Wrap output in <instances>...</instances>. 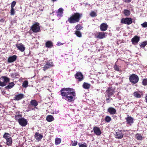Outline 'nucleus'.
<instances>
[{
    "label": "nucleus",
    "mask_w": 147,
    "mask_h": 147,
    "mask_svg": "<svg viewBox=\"0 0 147 147\" xmlns=\"http://www.w3.org/2000/svg\"><path fill=\"white\" fill-rule=\"evenodd\" d=\"M63 44H64L63 43H61L60 42H57L56 45L57 46H60V45H63Z\"/></svg>",
    "instance_id": "48"
},
{
    "label": "nucleus",
    "mask_w": 147,
    "mask_h": 147,
    "mask_svg": "<svg viewBox=\"0 0 147 147\" xmlns=\"http://www.w3.org/2000/svg\"><path fill=\"white\" fill-rule=\"evenodd\" d=\"M61 142V140L60 138H57L55 139V144L56 145L59 144Z\"/></svg>",
    "instance_id": "30"
},
{
    "label": "nucleus",
    "mask_w": 147,
    "mask_h": 147,
    "mask_svg": "<svg viewBox=\"0 0 147 147\" xmlns=\"http://www.w3.org/2000/svg\"><path fill=\"white\" fill-rule=\"evenodd\" d=\"M18 122L19 124L22 126H25L27 124L26 119L24 117L21 118Z\"/></svg>",
    "instance_id": "9"
},
{
    "label": "nucleus",
    "mask_w": 147,
    "mask_h": 147,
    "mask_svg": "<svg viewBox=\"0 0 147 147\" xmlns=\"http://www.w3.org/2000/svg\"><path fill=\"white\" fill-rule=\"evenodd\" d=\"M142 83L143 85L144 86L147 85V79L146 78L143 80Z\"/></svg>",
    "instance_id": "40"
},
{
    "label": "nucleus",
    "mask_w": 147,
    "mask_h": 147,
    "mask_svg": "<svg viewBox=\"0 0 147 147\" xmlns=\"http://www.w3.org/2000/svg\"><path fill=\"white\" fill-rule=\"evenodd\" d=\"M107 34L106 32H102V38L105 37Z\"/></svg>",
    "instance_id": "42"
},
{
    "label": "nucleus",
    "mask_w": 147,
    "mask_h": 147,
    "mask_svg": "<svg viewBox=\"0 0 147 147\" xmlns=\"http://www.w3.org/2000/svg\"><path fill=\"white\" fill-rule=\"evenodd\" d=\"M90 15L91 17H93L96 16V14L95 12L93 11L90 12Z\"/></svg>",
    "instance_id": "39"
},
{
    "label": "nucleus",
    "mask_w": 147,
    "mask_h": 147,
    "mask_svg": "<svg viewBox=\"0 0 147 147\" xmlns=\"http://www.w3.org/2000/svg\"><path fill=\"white\" fill-rule=\"evenodd\" d=\"M31 105L34 107H36L38 105L37 102L34 100H32L30 101Z\"/></svg>",
    "instance_id": "24"
},
{
    "label": "nucleus",
    "mask_w": 147,
    "mask_h": 147,
    "mask_svg": "<svg viewBox=\"0 0 147 147\" xmlns=\"http://www.w3.org/2000/svg\"><path fill=\"white\" fill-rule=\"evenodd\" d=\"M21 118H22V115L20 114L16 115L15 116V119L16 120H18V121H19V120Z\"/></svg>",
    "instance_id": "32"
},
{
    "label": "nucleus",
    "mask_w": 147,
    "mask_h": 147,
    "mask_svg": "<svg viewBox=\"0 0 147 147\" xmlns=\"http://www.w3.org/2000/svg\"><path fill=\"white\" fill-rule=\"evenodd\" d=\"M76 29L77 30H81L83 28V27L80 24L77 25L75 27Z\"/></svg>",
    "instance_id": "38"
},
{
    "label": "nucleus",
    "mask_w": 147,
    "mask_h": 147,
    "mask_svg": "<svg viewBox=\"0 0 147 147\" xmlns=\"http://www.w3.org/2000/svg\"><path fill=\"white\" fill-rule=\"evenodd\" d=\"M100 29L101 30V24L100 26Z\"/></svg>",
    "instance_id": "53"
},
{
    "label": "nucleus",
    "mask_w": 147,
    "mask_h": 147,
    "mask_svg": "<svg viewBox=\"0 0 147 147\" xmlns=\"http://www.w3.org/2000/svg\"><path fill=\"white\" fill-rule=\"evenodd\" d=\"M3 137L6 139V140L8 139L9 138H11V135L10 134L7 133H5L3 136Z\"/></svg>",
    "instance_id": "28"
},
{
    "label": "nucleus",
    "mask_w": 147,
    "mask_h": 147,
    "mask_svg": "<svg viewBox=\"0 0 147 147\" xmlns=\"http://www.w3.org/2000/svg\"><path fill=\"white\" fill-rule=\"evenodd\" d=\"M31 30L34 32H38L40 30L39 24L36 22L33 24L31 27Z\"/></svg>",
    "instance_id": "6"
},
{
    "label": "nucleus",
    "mask_w": 147,
    "mask_h": 147,
    "mask_svg": "<svg viewBox=\"0 0 147 147\" xmlns=\"http://www.w3.org/2000/svg\"><path fill=\"white\" fill-rule=\"evenodd\" d=\"M24 95L23 94H16L15 96L13 98V99L16 100H19L24 97Z\"/></svg>",
    "instance_id": "13"
},
{
    "label": "nucleus",
    "mask_w": 147,
    "mask_h": 147,
    "mask_svg": "<svg viewBox=\"0 0 147 147\" xmlns=\"http://www.w3.org/2000/svg\"><path fill=\"white\" fill-rule=\"evenodd\" d=\"M34 137L36 140L39 141L42 139L43 137V136L40 134L36 132L34 135Z\"/></svg>",
    "instance_id": "19"
},
{
    "label": "nucleus",
    "mask_w": 147,
    "mask_h": 147,
    "mask_svg": "<svg viewBox=\"0 0 147 147\" xmlns=\"http://www.w3.org/2000/svg\"><path fill=\"white\" fill-rule=\"evenodd\" d=\"M124 13L126 16H128L130 15V11L129 10L125 9L124 10Z\"/></svg>",
    "instance_id": "35"
},
{
    "label": "nucleus",
    "mask_w": 147,
    "mask_h": 147,
    "mask_svg": "<svg viewBox=\"0 0 147 147\" xmlns=\"http://www.w3.org/2000/svg\"><path fill=\"white\" fill-rule=\"evenodd\" d=\"M7 144L8 146H11L12 144V140L11 137L6 140Z\"/></svg>",
    "instance_id": "29"
},
{
    "label": "nucleus",
    "mask_w": 147,
    "mask_h": 147,
    "mask_svg": "<svg viewBox=\"0 0 147 147\" xmlns=\"http://www.w3.org/2000/svg\"><path fill=\"white\" fill-rule=\"evenodd\" d=\"M108 26L107 24L103 23L102 24V31H104L106 30Z\"/></svg>",
    "instance_id": "25"
},
{
    "label": "nucleus",
    "mask_w": 147,
    "mask_h": 147,
    "mask_svg": "<svg viewBox=\"0 0 147 147\" xmlns=\"http://www.w3.org/2000/svg\"><path fill=\"white\" fill-rule=\"evenodd\" d=\"M145 98H146V102L147 103V95L146 96Z\"/></svg>",
    "instance_id": "51"
},
{
    "label": "nucleus",
    "mask_w": 147,
    "mask_h": 147,
    "mask_svg": "<svg viewBox=\"0 0 147 147\" xmlns=\"http://www.w3.org/2000/svg\"><path fill=\"white\" fill-rule=\"evenodd\" d=\"M93 130L94 133L96 135H100L101 133L100 128L97 127H94Z\"/></svg>",
    "instance_id": "17"
},
{
    "label": "nucleus",
    "mask_w": 147,
    "mask_h": 147,
    "mask_svg": "<svg viewBox=\"0 0 147 147\" xmlns=\"http://www.w3.org/2000/svg\"><path fill=\"white\" fill-rule=\"evenodd\" d=\"M63 9L62 8H59L57 12V16L59 17H61L62 16L63 13Z\"/></svg>",
    "instance_id": "21"
},
{
    "label": "nucleus",
    "mask_w": 147,
    "mask_h": 147,
    "mask_svg": "<svg viewBox=\"0 0 147 147\" xmlns=\"http://www.w3.org/2000/svg\"><path fill=\"white\" fill-rule=\"evenodd\" d=\"M78 145H79V147H88L85 144H80L79 143Z\"/></svg>",
    "instance_id": "47"
},
{
    "label": "nucleus",
    "mask_w": 147,
    "mask_h": 147,
    "mask_svg": "<svg viewBox=\"0 0 147 147\" xmlns=\"http://www.w3.org/2000/svg\"><path fill=\"white\" fill-rule=\"evenodd\" d=\"M105 121L107 122H109L111 120V118L109 116H106L105 118Z\"/></svg>",
    "instance_id": "37"
},
{
    "label": "nucleus",
    "mask_w": 147,
    "mask_h": 147,
    "mask_svg": "<svg viewBox=\"0 0 147 147\" xmlns=\"http://www.w3.org/2000/svg\"><path fill=\"white\" fill-rule=\"evenodd\" d=\"M126 3H129L131 1V0H123Z\"/></svg>",
    "instance_id": "50"
},
{
    "label": "nucleus",
    "mask_w": 147,
    "mask_h": 147,
    "mask_svg": "<svg viewBox=\"0 0 147 147\" xmlns=\"http://www.w3.org/2000/svg\"><path fill=\"white\" fill-rule=\"evenodd\" d=\"M16 46L18 48L21 52H23L24 51L25 49V47L24 45L22 43H20L19 44H17L16 45Z\"/></svg>",
    "instance_id": "10"
},
{
    "label": "nucleus",
    "mask_w": 147,
    "mask_h": 147,
    "mask_svg": "<svg viewBox=\"0 0 147 147\" xmlns=\"http://www.w3.org/2000/svg\"><path fill=\"white\" fill-rule=\"evenodd\" d=\"M96 38L101 39V33H99V34L97 36Z\"/></svg>",
    "instance_id": "49"
},
{
    "label": "nucleus",
    "mask_w": 147,
    "mask_h": 147,
    "mask_svg": "<svg viewBox=\"0 0 147 147\" xmlns=\"http://www.w3.org/2000/svg\"><path fill=\"white\" fill-rule=\"evenodd\" d=\"M76 78L78 80V81H81L84 79L83 74L80 72H77L75 75Z\"/></svg>",
    "instance_id": "8"
},
{
    "label": "nucleus",
    "mask_w": 147,
    "mask_h": 147,
    "mask_svg": "<svg viewBox=\"0 0 147 147\" xmlns=\"http://www.w3.org/2000/svg\"><path fill=\"white\" fill-rule=\"evenodd\" d=\"M116 117L117 116H116L115 115H114L113 116V117L114 118H116Z\"/></svg>",
    "instance_id": "52"
},
{
    "label": "nucleus",
    "mask_w": 147,
    "mask_h": 147,
    "mask_svg": "<svg viewBox=\"0 0 147 147\" xmlns=\"http://www.w3.org/2000/svg\"><path fill=\"white\" fill-rule=\"evenodd\" d=\"M9 81V79L5 76H3L0 78V86H4Z\"/></svg>",
    "instance_id": "3"
},
{
    "label": "nucleus",
    "mask_w": 147,
    "mask_h": 147,
    "mask_svg": "<svg viewBox=\"0 0 147 147\" xmlns=\"http://www.w3.org/2000/svg\"><path fill=\"white\" fill-rule=\"evenodd\" d=\"M15 84L13 82H11L9 83L8 85L5 87V88L7 89H10L13 87L14 86Z\"/></svg>",
    "instance_id": "27"
},
{
    "label": "nucleus",
    "mask_w": 147,
    "mask_h": 147,
    "mask_svg": "<svg viewBox=\"0 0 147 147\" xmlns=\"http://www.w3.org/2000/svg\"><path fill=\"white\" fill-rule=\"evenodd\" d=\"M134 96L137 98H140L141 97V93L139 91L135 92L134 93Z\"/></svg>",
    "instance_id": "22"
},
{
    "label": "nucleus",
    "mask_w": 147,
    "mask_h": 147,
    "mask_svg": "<svg viewBox=\"0 0 147 147\" xmlns=\"http://www.w3.org/2000/svg\"><path fill=\"white\" fill-rule=\"evenodd\" d=\"M71 143H72V146H75L77 145L78 142L76 141H74V142L71 141Z\"/></svg>",
    "instance_id": "43"
},
{
    "label": "nucleus",
    "mask_w": 147,
    "mask_h": 147,
    "mask_svg": "<svg viewBox=\"0 0 147 147\" xmlns=\"http://www.w3.org/2000/svg\"><path fill=\"white\" fill-rule=\"evenodd\" d=\"M16 4V2L15 1H13L11 3V8H13Z\"/></svg>",
    "instance_id": "46"
},
{
    "label": "nucleus",
    "mask_w": 147,
    "mask_h": 147,
    "mask_svg": "<svg viewBox=\"0 0 147 147\" xmlns=\"http://www.w3.org/2000/svg\"><path fill=\"white\" fill-rule=\"evenodd\" d=\"M132 19L131 18H126L122 19L121 20V22L122 24L129 25L132 23Z\"/></svg>",
    "instance_id": "7"
},
{
    "label": "nucleus",
    "mask_w": 147,
    "mask_h": 147,
    "mask_svg": "<svg viewBox=\"0 0 147 147\" xmlns=\"http://www.w3.org/2000/svg\"><path fill=\"white\" fill-rule=\"evenodd\" d=\"M123 134L122 133L121 130H118L116 132L115 137L118 139H121L123 137Z\"/></svg>",
    "instance_id": "14"
},
{
    "label": "nucleus",
    "mask_w": 147,
    "mask_h": 147,
    "mask_svg": "<svg viewBox=\"0 0 147 147\" xmlns=\"http://www.w3.org/2000/svg\"><path fill=\"white\" fill-rule=\"evenodd\" d=\"M28 84V82L27 81H25L23 83L22 86L24 88H26L27 87Z\"/></svg>",
    "instance_id": "33"
},
{
    "label": "nucleus",
    "mask_w": 147,
    "mask_h": 147,
    "mask_svg": "<svg viewBox=\"0 0 147 147\" xmlns=\"http://www.w3.org/2000/svg\"><path fill=\"white\" fill-rule=\"evenodd\" d=\"M139 80L138 76L135 74H132L129 76V81L130 82L133 84H135L137 83Z\"/></svg>",
    "instance_id": "5"
},
{
    "label": "nucleus",
    "mask_w": 147,
    "mask_h": 147,
    "mask_svg": "<svg viewBox=\"0 0 147 147\" xmlns=\"http://www.w3.org/2000/svg\"><path fill=\"white\" fill-rule=\"evenodd\" d=\"M126 122L127 124L131 125L134 122V119L131 117H128L126 118Z\"/></svg>",
    "instance_id": "16"
},
{
    "label": "nucleus",
    "mask_w": 147,
    "mask_h": 147,
    "mask_svg": "<svg viewBox=\"0 0 147 147\" xmlns=\"http://www.w3.org/2000/svg\"><path fill=\"white\" fill-rule=\"evenodd\" d=\"M136 137L137 139L139 140H141L142 138V136L140 134H137L136 135Z\"/></svg>",
    "instance_id": "36"
},
{
    "label": "nucleus",
    "mask_w": 147,
    "mask_h": 147,
    "mask_svg": "<svg viewBox=\"0 0 147 147\" xmlns=\"http://www.w3.org/2000/svg\"><path fill=\"white\" fill-rule=\"evenodd\" d=\"M83 87L85 89H88L90 88V85L86 82H84L83 85Z\"/></svg>",
    "instance_id": "26"
},
{
    "label": "nucleus",
    "mask_w": 147,
    "mask_h": 147,
    "mask_svg": "<svg viewBox=\"0 0 147 147\" xmlns=\"http://www.w3.org/2000/svg\"><path fill=\"white\" fill-rule=\"evenodd\" d=\"M46 47L49 48H51L53 46V44L51 41L49 40L45 43Z\"/></svg>",
    "instance_id": "20"
},
{
    "label": "nucleus",
    "mask_w": 147,
    "mask_h": 147,
    "mask_svg": "<svg viewBox=\"0 0 147 147\" xmlns=\"http://www.w3.org/2000/svg\"><path fill=\"white\" fill-rule=\"evenodd\" d=\"M114 90L112 87L109 88L107 90V92L108 93V96L109 97H110L114 93Z\"/></svg>",
    "instance_id": "15"
},
{
    "label": "nucleus",
    "mask_w": 147,
    "mask_h": 147,
    "mask_svg": "<svg viewBox=\"0 0 147 147\" xmlns=\"http://www.w3.org/2000/svg\"><path fill=\"white\" fill-rule=\"evenodd\" d=\"M147 45V41H144L141 43V44L140 45V47L141 48H144L145 46Z\"/></svg>",
    "instance_id": "31"
},
{
    "label": "nucleus",
    "mask_w": 147,
    "mask_h": 147,
    "mask_svg": "<svg viewBox=\"0 0 147 147\" xmlns=\"http://www.w3.org/2000/svg\"><path fill=\"white\" fill-rule=\"evenodd\" d=\"M108 111L111 114L113 115L116 113V110L114 108L110 107L108 109Z\"/></svg>",
    "instance_id": "18"
},
{
    "label": "nucleus",
    "mask_w": 147,
    "mask_h": 147,
    "mask_svg": "<svg viewBox=\"0 0 147 147\" xmlns=\"http://www.w3.org/2000/svg\"><path fill=\"white\" fill-rule=\"evenodd\" d=\"M140 39V38L139 37L137 36H136L132 38L131 41L133 44L136 45L138 43Z\"/></svg>",
    "instance_id": "12"
},
{
    "label": "nucleus",
    "mask_w": 147,
    "mask_h": 147,
    "mask_svg": "<svg viewBox=\"0 0 147 147\" xmlns=\"http://www.w3.org/2000/svg\"><path fill=\"white\" fill-rule=\"evenodd\" d=\"M73 89L69 88H63L61 90V94L65 97V99L68 102H72L75 99L76 96L75 92L73 91Z\"/></svg>",
    "instance_id": "1"
},
{
    "label": "nucleus",
    "mask_w": 147,
    "mask_h": 147,
    "mask_svg": "<svg viewBox=\"0 0 147 147\" xmlns=\"http://www.w3.org/2000/svg\"><path fill=\"white\" fill-rule=\"evenodd\" d=\"M54 66V64L51 61H47L44 65L42 69L44 71Z\"/></svg>",
    "instance_id": "4"
},
{
    "label": "nucleus",
    "mask_w": 147,
    "mask_h": 147,
    "mask_svg": "<svg viewBox=\"0 0 147 147\" xmlns=\"http://www.w3.org/2000/svg\"><path fill=\"white\" fill-rule=\"evenodd\" d=\"M17 56L16 55H13V56L9 57L7 59V62L9 63H11L13 62L16 59Z\"/></svg>",
    "instance_id": "11"
},
{
    "label": "nucleus",
    "mask_w": 147,
    "mask_h": 147,
    "mask_svg": "<svg viewBox=\"0 0 147 147\" xmlns=\"http://www.w3.org/2000/svg\"><path fill=\"white\" fill-rule=\"evenodd\" d=\"M54 120V118L53 116L51 115H48L47 116L46 120L49 122H51Z\"/></svg>",
    "instance_id": "23"
},
{
    "label": "nucleus",
    "mask_w": 147,
    "mask_h": 147,
    "mask_svg": "<svg viewBox=\"0 0 147 147\" xmlns=\"http://www.w3.org/2000/svg\"><path fill=\"white\" fill-rule=\"evenodd\" d=\"M0 147H3V146L1 145L0 144Z\"/></svg>",
    "instance_id": "54"
},
{
    "label": "nucleus",
    "mask_w": 147,
    "mask_h": 147,
    "mask_svg": "<svg viewBox=\"0 0 147 147\" xmlns=\"http://www.w3.org/2000/svg\"><path fill=\"white\" fill-rule=\"evenodd\" d=\"M11 14L12 15H14L15 13V11L13 8H11Z\"/></svg>",
    "instance_id": "45"
},
{
    "label": "nucleus",
    "mask_w": 147,
    "mask_h": 147,
    "mask_svg": "<svg viewBox=\"0 0 147 147\" xmlns=\"http://www.w3.org/2000/svg\"><path fill=\"white\" fill-rule=\"evenodd\" d=\"M141 26L144 28L147 27V22H145L141 24Z\"/></svg>",
    "instance_id": "44"
},
{
    "label": "nucleus",
    "mask_w": 147,
    "mask_h": 147,
    "mask_svg": "<svg viewBox=\"0 0 147 147\" xmlns=\"http://www.w3.org/2000/svg\"><path fill=\"white\" fill-rule=\"evenodd\" d=\"M82 16V13H74L68 18L67 21L71 24H74L79 22Z\"/></svg>",
    "instance_id": "2"
},
{
    "label": "nucleus",
    "mask_w": 147,
    "mask_h": 147,
    "mask_svg": "<svg viewBox=\"0 0 147 147\" xmlns=\"http://www.w3.org/2000/svg\"><path fill=\"white\" fill-rule=\"evenodd\" d=\"M75 34L78 37H82V34L79 31H76L75 32Z\"/></svg>",
    "instance_id": "34"
},
{
    "label": "nucleus",
    "mask_w": 147,
    "mask_h": 147,
    "mask_svg": "<svg viewBox=\"0 0 147 147\" xmlns=\"http://www.w3.org/2000/svg\"><path fill=\"white\" fill-rule=\"evenodd\" d=\"M114 69L117 71H119L120 70L119 67L117 65L115 64L114 67Z\"/></svg>",
    "instance_id": "41"
}]
</instances>
